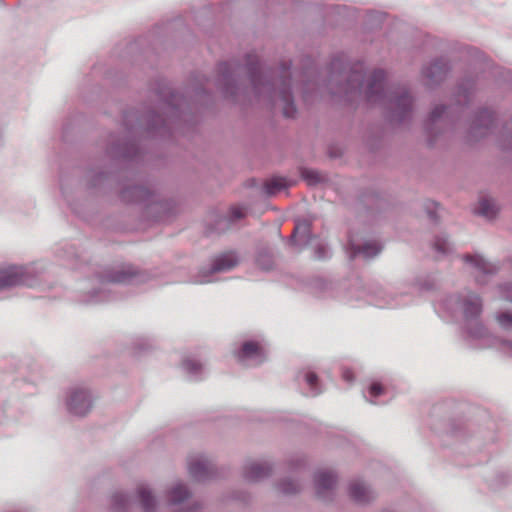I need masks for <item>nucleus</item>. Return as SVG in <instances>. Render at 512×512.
Here are the masks:
<instances>
[{"label": "nucleus", "mask_w": 512, "mask_h": 512, "mask_svg": "<svg viewBox=\"0 0 512 512\" xmlns=\"http://www.w3.org/2000/svg\"><path fill=\"white\" fill-rule=\"evenodd\" d=\"M259 58L252 53L246 56L245 67L236 62L221 63L218 67L216 86L223 95L235 101L247 100L266 107H279L287 118L295 116L297 109L292 94L289 63H283L279 77L258 71Z\"/></svg>", "instance_id": "1"}, {"label": "nucleus", "mask_w": 512, "mask_h": 512, "mask_svg": "<svg viewBox=\"0 0 512 512\" xmlns=\"http://www.w3.org/2000/svg\"><path fill=\"white\" fill-rule=\"evenodd\" d=\"M341 77L346 83L333 90L334 94L351 102L363 96L369 103L384 107L392 121L401 122L410 115L413 99L408 89L388 86L382 70L366 73L362 65H357Z\"/></svg>", "instance_id": "2"}, {"label": "nucleus", "mask_w": 512, "mask_h": 512, "mask_svg": "<svg viewBox=\"0 0 512 512\" xmlns=\"http://www.w3.org/2000/svg\"><path fill=\"white\" fill-rule=\"evenodd\" d=\"M439 308L446 311L452 318L461 313L464 319L465 331L469 338L481 340L484 342L483 347L497 348L503 354L512 357V341L492 336L480 321L483 302L478 294L467 292L447 296L441 301Z\"/></svg>", "instance_id": "3"}, {"label": "nucleus", "mask_w": 512, "mask_h": 512, "mask_svg": "<svg viewBox=\"0 0 512 512\" xmlns=\"http://www.w3.org/2000/svg\"><path fill=\"white\" fill-rule=\"evenodd\" d=\"M147 274L139 271L131 264L116 263L99 268L94 275L97 286L85 293L81 301L88 305L111 302L118 299L110 284L138 285L145 283Z\"/></svg>", "instance_id": "4"}, {"label": "nucleus", "mask_w": 512, "mask_h": 512, "mask_svg": "<svg viewBox=\"0 0 512 512\" xmlns=\"http://www.w3.org/2000/svg\"><path fill=\"white\" fill-rule=\"evenodd\" d=\"M159 98L162 101L163 107L169 111V117L164 119L154 113L148 114L145 119L141 120L139 125L145 127L150 132L166 129L174 118L180 117L183 107L186 106L185 98L168 86L160 90Z\"/></svg>", "instance_id": "5"}, {"label": "nucleus", "mask_w": 512, "mask_h": 512, "mask_svg": "<svg viewBox=\"0 0 512 512\" xmlns=\"http://www.w3.org/2000/svg\"><path fill=\"white\" fill-rule=\"evenodd\" d=\"M36 284L28 268L18 265L0 266V292L24 285L33 287Z\"/></svg>", "instance_id": "6"}, {"label": "nucleus", "mask_w": 512, "mask_h": 512, "mask_svg": "<svg viewBox=\"0 0 512 512\" xmlns=\"http://www.w3.org/2000/svg\"><path fill=\"white\" fill-rule=\"evenodd\" d=\"M93 396L85 387H73L66 397V406L70 414L78 417L86 416L92 409Z\"/></svg>", "instance_id": "7"}, {"label": "nucleus", "mask_w": 512, "mask_h": 512, "mask_svg": "<svg viewBox=\"0 0 512 512\" xmlns=\"http://www.w3.org/2000/svg\"><path fill=\"white\" fill-rule=\"evenodd\" d=\"M239 265V258H214L209 268H202L199 272L192 276L191 283L207 284L215 282V274L225 273L234 269Z\"/></svg>", "instance_id": "8"}, {"label": "nucleus", "mask_w": 512, "mask_h": 512, "mask_svg": "<svg viewBox=\"0 0 512 512\" xmlns=\"http://www.w3.org/2000/svg\"><path fill=\"white\" fill-rule=\"evenodd\" d=\"M188 471L196 482H206L216 476V466L206 455L191 456L188 459Z\"/></svg>", "instance_id": "9"}, {"label": "nucleus", "mask_w": 512, "mask_h": 512, "mask_svg": "<svg viewBox=\"0 0 512 512\" xmlns=\"http://www.w3.org/2000/svg\"><path fill=\"white\" fill-rule=\"evenodd\" d=\"M336 484L337 475L332 470H319L314 474L316 496L322 502L333 501Z\"/></svg>", "instance_id": "10"}, {"label": "nucleus", "mask_w": 512, "mask_h": 512, "mask_svg": "<svg viewBox=\"0 0 512 512\" xmlns=\"http://www.w3.org/2000/svg\"><path fill=\"white\" fill-rule=\"evenodd\" d=\"M238 361L245 366H258L266 359L263 349L255 341H245L237 353Z\"/></svg>", "instance_id": "11"}, {"label": "nucleus", "mask_w": 512, "mask_h": 512, "mask_svg": "<svg viewBox=\"0 0 512 512\" xmlns=\"http://www.w3.org/2000/svg\"><path fill=\"white\" fill-rule=\"evenodd\" d=\"M349 497L359 505H366L377 497L374 489L362 479H354L348 486Z\"/></svg>", "instance_id": "12"}, {"label": "nucleus", "mask_w": 512, "mask_h": 512, "mask_svg": "<svg viewBox=\"0 0 512 512\" xmlns=\"http://www.w3.org/2000/svg\"><path fill=\"white\" fill-rule=\"evenodd\" d=\"M447 73V64L444 60L438 59L424 66L421 71L425 85L432 87L439 84Z\"/></svg>", "instance_id": "13"}, {"label": "nucleus", "mask_w": 512, "mask_h": 512, "mask_svg": "<svg viewBox=\"0 0 512 512\" xmlns=\"http://www.w3.org/2000/svg\"><path fill=\"white\" fill-rule=\"evenodd\" d=\"M352 256H377L383 251V245L376 239L359 240L352 238L350 240Z\"/></svg>", "instance_id": "14"}, {"label": "nucleus", "mask_w": 512, "mask_h": 512, "mask_svg": "<svg viewBox=\"0 0 512 512\" xmlns=\"http://www.w3.org/2000/svg\"><path fill=\"white\" fill-rule=\"evenodd\" d=\"M272 470V465L267 461H252L244 466L243 477L247 482L255 483L269 477Z\"/></svg>", "instance_id": "15"}, {"label": "nucleus", "mask_w": 512, "mask_h": 512, "mask_svg": "<svg viewBox=\"0 0 512 512\" xmlns=\"http://www.w3.org/2000/svg\"><path fill=\"white\" fill-rule=\"evenodd\" d=\"M369 303L379 308H395L400 306V303L388 295V293L381 286H375L368 292Z\"/></svg>", "instance_id": "16"}, {"label": "nucleus", "mask_w": 512, "mask_h": 512, "mask_svg": "<svg viewBox=\"0 0 512 512\" xmlns=\"http://www.w3.org/2000/svg\"><path fill=\"white\" fill-rule=\"evenodd\" d=\"M493 122V113L488 109L482 110L477 116L476 120L473 122L471 127V134L474 137L485 136L489 132Z\"/></svg>", "instance_id": "17"}, {"label": "nucleus", "mask_w": 512, "mask_h": 512, "mask_svg": "<svg viewBox=\"0 0 512 512\" xmlns=\"http://www.w3.org/2000/svg\"><path fill=\"white\" fill-rule=\"evenodd\" d=\"M191 497V491L183 482H177L166 492V498L169 505H179Z\"/></svg>", "instance_id": "18"}, {"label": "nucleus", "mask_w": 512, "mask_h": 512, "mask_svg": "<svg viewBox=\"0 0 512 512\" xmlns=\"http://www.w3.org/2000/svg\"><path fill=\"white\" fill-rule=\"evenodd\" d=\"M465 263L475 269V277L478 282H481V275H492L496 273L497 266L487 261V258H463Z\"/></svg>", "instance_id": "19"}, {"label": "nucleus", "mask_w": 512, "mask_h": 512, "mask_svg": "<svg viewBox=\"0 0 512 512\" xmlns=\"http://www.w3.org/2000/svg\"><path fill=\"white\" fill-rule=\"evenodd\" d=\"M139 504L144 512H155L157 500L147 485H139L136 489Z\"/></svg>", "instance_id": "20"}, {"label": "nucleus", "mask_w": 512, "mask_h": 512, "mask_svg": "<svg viewBox=\"0 0 512 512\" xmlns=\"http://www.w3.org/2000/svg\"><path fill=\"white\" fill-rule=\"evenodd\" d=\"M245 215L244 210L241 207L231 208L229 214L218 219L217 228L218 232H224L231 224L243 218Z\"/></svg>", "instance_id": "21"}, {"label": "nucleus", "mask_w": 512, "mask_h": 512, "mask_svg": "<svg viewBox=\"0 0 512 512\" xmlns=\"http://www.w3.org/2000/svg\"><path fill=\"white\" fill-rule=\"evenodd\" d=\"M297 380L304 381L306 385L309 387L311 396H317L321 393V389L319 386L318 376L313 371H300L297 374Z\"/></svg>", "instance_id": "22"}, {"label": "nucleus", "mask_w": 512, "mask_h": 512, "mask_svg": "<svg viewBox=\"0 0 512 512\" xmlns=\"http://www.w3.org/2000/svg\"><path fill=\"white\" fill-rule=\"evenodd\" d=\"M475 213L485 218H493L497 213V207L494 199L489 197L480 198Z\"/></svg>", "instance_id": "23"}, {"label": "nucleus", "mask_w": 512, "mask_h": 512, "mask_svg": "<svg viewBox=\"0 0 512 512\" xmlns=\"http://www.w3.org/2000/svg\"><path fill=\"white\" fill-rule=\"evenodd\" d=\"M474 88L473 82L468 79L461 82L455 94V102L458 105L468 104Z\"/></svg>", "instance_id": "24"}, {"label": "nucleus", "mask_w": 512, "mask_h": 512, "mask_svg": "<svg viewBox=\"0 0 512 512\" xmlns=\"http://www.w3.org/2000/svg\"><path fill=\"white\" fill-rule=\"evenodd\" d=\"M301 487L300 481L292 477H285L277 484L278 491L286 496L297 494Z\"/></svg>", "instance_id": "25"}, {"label": "nucleus", "mask_w": 512, "mask_h": 512, "mask_svg": "<svg viewBox=\"0 0 512 512\" xmlns=\"http://www.w3.org/2000/svg\"><path fill=\"white\" fill-rule=\"evenodd\" d=\"M309 230L310 222L308 220L304 219L297 221L291 235V242L296 245L301 244L306 240Z\"/></svg>", "instance_id": "26"}, {"label": "nucleus", "mask_w": 512, "mask_h": 512, "mask_svg": "<svg viewBox=\"0 0 512 512\" xmlns=\"http://www.w3.org/2000/svg\"><path fill=\"white\" fill-rule=\"evenodd\" d=\"M131 499L125 492H116L112 495L111 511L112 512H127Z\"/></svg>", "instance_id": "27"}, {"label": "nucleus", "mask_w": 512, "mask_h": 512, "mask_svg": "<svg viewBox=\"0 0 512 512\" xmlns=\"http://www.w3.org/2000/svg\"><path fill=\"white\" fill-rule=\"evenodd\" d=\"M182 367L189 375L191 380H200L203 374V367L200 362L195 359L186 358L182 362Z\"/></svg>", "instance_id": "28"}, {"label": "nucleus", "mask_w": 512, "mask_h": 512, "mask_svg": "<svg viewBox=\"0 0 512 512\" xmlns=\"http://www.w3.org/2000/svg\"><path fill=\"white\" fill-rule=\"evenodd\" d=\"M288 182L285 178L282 177H273L269 179L265 184V191L268 195H274L281 190H284L288 187Z\"/></svg>", "instance_id": "29"}, {"label": "nucleus", "mask_w": 512, "mask_h": 512, "mask_svg": "<svg viewBox=\"0 0 512 512\" xmlns=\"http://www.w3.org/2000/svg\"><path fill=\"white\" fill-rule=\"evenodd\" d=\"M495 319L503 330L512 332V311H500L496 313Z\"/></svg>", "instance_id": "30"}, {"label": "nucleus", "mask_w": 512, "mask_h": 512, "mask_svg": "<svg viewBox=\"0 0 512 512\" xmlns=\"http://www.w3.org/2000/svg\"><path fill=\"white\" fill-rule=\"evenodd\" d=\"M129 194L131 195V200L136 202L146 201L151 196V192L144 186L132 187Z\"/></svg>", "instance_id": "31"}, {"label": "nucleus", "mask_w": 512, "mask_h": 512, "mask_svg": "<svg viewBox=\"0 0 512 512\" xmlns=\"http://www.w3.org/2000/svg\"><path fill=\"white\" fill-rule=\"evenodd\" d=\"M435 249L438 253L450 254L453 252V244L445 236L438 237L435 241Z\"/></svg>", "instance_id": "32"}, {"label": "nucleus", "mask_w": 512, "mask_h": 512, "mask_svg": "<svg viewBox=\"0 0 512 512\" xmlns=\"http://www.w3.org/2000/svg\"><path fill=\"white\" fill-rule=\"evenodd\" d=\"M301 176L309 185H313L321 181V175L318 171L313 169H302Z\"/></svg>", "instance_id": "33"}, {"label": "nucleus", "mask_w": 512, "mask_h": 512, "mask_svg": "<svg viewBox=\"0 0 512 512\" xmlns=\"http://www.w3.org/2000/svg\"><path fill=\"white\" fill-rule=\"evenodd\" d=\"M448 113L449 112L447 110V107L443 105H436L430 113L429 121L431 123H436L439 120H441L444 116L448 115Z\"/></svg>", "instance_id": "34"}, {"label": "nucleus", "mask_w": 512, "mask_h": 512, "mask_svg": "<svg viewBox=\"0 0 512 512\" xmlns=\"http://www.w3.org/2000/svg\"><path fill=\"white\" fill-rule=\"evenodd\" d=\"M501 141L504 149L512 150V118L511 121L504 127Z\"/></svg>", "instance_id": "35"}, {"label": "nucleus", "mask_w": 512, "mask_h": 512, "mask_svg": "<svg viewBox=\"0 0 512 512\" xmlns=\"http://www.w3.org/2000/svg\"><path fill=\"white\" fill-rule=\"evenodd\" d=\"M257 267L265 272H269L274 267V258H254Z\"/></svg>", "instance_id": "36"}, {"label": "nucleus", "mask_w": 512, "mask_h": 512, "mask_svg": "<svg viewBox=\"0 0 512 512\" xmlns=\"http://www.w3.org/2000/svg\"><path fill=\"white\" fill-rule=\"evenodd\" d=\"M109 154H111V156H113V157H130L131 156L128 147H126V146L120 147L118 145H113L109 150Z\"/></svg>", "instance_id": "37"}, {"label": "nucleus", "mask_w": 512, "mask_h": 512, "mask_svg": "<svg viewBox=\"0 0 512 512\" xmlns=\"http://www.w3.org/2000/svg\"><path fill=\"white\" fill-rule=\"evenodd\" d=\"M509 482V477L504 473H500L496 476V478L490 481V486L493 489H497L499 486L504 485Z\"/></svg>", "instance_id": "38"}, {"label": "nucleus", "mask_w": 512, "mask_h": 512, "mask_svg": "<svg viewBox=\"0 0 512 512\" xmlns=\"http://www.w3.org/2000/svg\"><path fill=\"white\" fill-rule=\"evenodd\" d=\"M384 388L380 383L374 382L369 386V394L371 397L376 398L382 395Z\"/></svg>", "instance_id": "39"}, {"label": "nucleus", "mask_w": 512, "mask_h": 512, "mask_svg": "<svg viewBox=\"0 0 512 512\" xmlns=\"http://www.w3.org/2000/svg\"><path fill=\"white\" fill-rule=\"evenodd\" d=\"M500 292L505 299L512 301V283H504L499 286Z\"/></svg>", "instance_id": "40"}, {"label": "nucleus", "mask_w": 512, "mask_h": 512, "mask_svg": "<svg viewBox=\"0 0 512 512\" xmlns=\"http://www.w3.org/2000/svg\"><path fill=\"white\" fill-rule=\"evenodd\" d=\"M134 344H135V348L138 349L139 351H143V350H146L151 347L149 339L144 338V337L137 338V340Z\"/></svg>", "instance_id": "41"}, {"label": "nucleus", "mask_w": 512, "mask_h": 512, "mask_svg": "<svg viewBox=\"0 0 512 512\" xmlns=\"http://www.w3.org/2000/svg\"><path fill=\"white\" fill-rule=\"evenodd\" d=\"M342 377L343 379L348 382V383H352L354 381V374L351 370L349 369H345L343 370L342 372Z\"/></svg>", "instance_id": "42"}, {"label": "nucleus", "mask_w": 512, "mask_h": 512, "mask_svg": "<svg viewBox=\"0 0 512 512\" xmlns=\"http://www.w3.org/2000/svg\"><path fill=\"white\" fill-rule=\"evenodd\" d=\"M134 115L128 114L125 116V122L126 124H129L131 122V118H133Z\"/></svg>", "instance_id": "43"}, {"label": "nucleus", "mask_w": 512, "mask_h": 512, "mask_svg": "<svg viewBox=\"0 0 512 512\" xmlns=\"http://www.w3.org/2000/svg\"><path fill=\"white\" fill-rule=\"evenodd\" d=\"M429 216H430V218H435L436 217V213L432 212V211H429Z\"/></svg>", "instance_id": "44"}, {"label": "nucleus", "mask_w": 512, "mask_h": 512, "mask_svg": "<svg viewBox=\"0 0 512 512\" xmlns=\"http://www.w3.org/2000/svg\"><path fill=\"white\" fill-rule=\"evenodd\" d=\"M430 206H436V204H435V203H433V202H429V203H428V207H430Z\"/></svg>", "instance_id": "45"}, {"label": "nucleus", "mask_w": 512, "mask_h": 512, "mask_svg": "<svg viewBox=\"0 0 512 512\" xmlns=\"http://www.w3.org/2000/svg\"><path fill=\"white\" fill-rule=\"evenodd\" d=\"M0 412H3L5 414V409L2 406H0Z\"/></svg>", "instance_id": "46"}, {"label": "nucleus", "mask_w": 512, "mask_h": 512, "mask_svg": "<svg viewBox=\"0 0 512 512\" xmlns=\"http://www.w3.org/2000/svg\"><path fill=\"white\" fill-rule=\"evenodd\" d=\"M369 402H370L371 404H376V402H375V401H373V400H370Z\"/></svg>", "instance_id": "47"}, {"label": "nucleus", "mask_w": 512, "mask_h": 512, "mask_svg": "<svg viewBox=\"0 0 512 512\" xmlns=\"http://www.w3.org/2000/svg\"><path fill=\"white\" fill-rule=\"evenodd\" d=\"M432 124H433V123H431V122L429 121V125H432ZM428 129H431V126H428Z\"/></svg>", "instance_id": "48"}, {"label": "nucleus", "mask_w": 512, "mask_h": 512, "mask_svg": "<svg viewBox=\"0 0 512 512\" xmlns=\"http://www.w3.org/2000/svg\"><path fill=\"white\" fill-rule=\"evenodd\" d=\"M511 265H512V258H511Z\"/></svg>", "instance_id": "49"}]
</instances>
